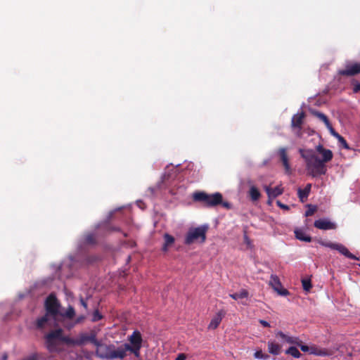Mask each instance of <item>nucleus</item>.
Returning <instances> with one entry per match:
<instances>
[{
    "label": "nucleus",
    "mask_w": 360,
    "mask_h": 360,
    "mask_svg": "<svg viewBox=\"0 0 360 360\" xmlns=\"http://www.w3.org/2000/svg\"><path fill=\"white\" fill-rule=\"evenodd\" d=\"M28 360H37V358H36V356H32Z\"/></svg>",
    "instance_id": "obj_46"
},
{
    "label": "nucleus",
    "mask_w": 360,
    "mask_h": 360,
    "mask_svg": "<svg viewBox=\"0 0 360 360\" xmlns=\"http://www.w3.org/2000/svg\"><path fill=\"white\" fill-rule=\"evenodd\" d=\"M84 319V316H80L79 317H77V319H76L75 321V324L77 323H79L80 322H82L83 320Z\"/></svg>",
    "instance_id": "obj_45"
},
{
    "label": "nucleus",
    "mask_w": 360,
    "mask_h": 360,
    "mask_svg": "<svg viewBox=\"0 0 360 360\" xmlns=\"http://www.w3.org/2000/svg\"><path fill=\"white\" fill-rule=\"evenodd\" d=\"M304 117L305 114L302 111L300 113L294 115L291 120L292 127L301 130Z\"/></svg>",
    "instance_id": "obj_17"
},
{
    "label": "nucleus",
    "mask_w": 360,
    "mask_h": 360,
    "mask_svg": "<svg viewBox=\"0 0 360 360\" xmlns=\"http://www.w3.org/2000/svg\"><path fill=\"white\" fill-rule=\"evenodd\" d=\"M353 91L354 93H358L360 91V83H356V84H354Z\"/></svg>",
    "instance_id": "obj_41"
},
{
    "label": "nucleus",
    "mask_w": 360,
    "mask_h": 360,
    "mask_svg": "<svg viewBox=\"0 0 360 360\" xmlns=\"http://www.w3.org/2000/svg\"><path fill=\"white\" fill-rule=\"evenodd\" d=\"M326 126L330 131L331 135H333L334 137H335L338 139L340 135L338 132L335 131V130L333 129V126L331 125L330 122L329 123V125H326Z\"/></svg>",
    "instance_id": "obj_36"
},
{
    "label": "nucleus",
    "mask_w": 360,
    "mask_h": 360,
    "mask_svg": "<svg viewBox=\"0 0 360 360\" xmlns=\"http://www.w3.org/2000/svg\"><path fill=\"white\" fill-rule=\"evenodd\" d=\"M283 340L289 344L299 345V338L296 337H291L285 335V338H284Z\"/></svg>",
    "instance_id": "obj_31"
},
{
    "label": "nucleus",
    "mask_w": 360,
    "mask_h": 360,
    "mask_svg": "<svg viewBox=\"0 0 360 360\" xmlns=\"http://www.w3.org/2000/svg\"><path fill=\"white\" fill-rule=\"evenodd\" d=\"M80 304L85 309H87L88 308V306H87V303L84 300V298L81 297L80 300Z\"/></svg>",
    "instance_id": "obj_42"
},
{
    "label": "nucleus",
    "mask_w": 360,
    "mask_h": 360,
    "mask_svg": "<svg viewBox=\"0 0 360 360\" xmlns=\"http://www.w3.org/2000/svg\"><path fill=\"white\" fill-rule=\"evenodd\" d=\"M96 355L101 359L113 360L116 359H123L127 356L122 345L117 347L113 344H103L100 341L96 346Z\"/></svg>",
    "instance_id": "obj_4"
},
{
    "label": "nucleus",
    "mask_w": 360,
    "mask_h": 360,
    "mask_svg": "<svg viewBox=\"0 0 360 360\" xmlns=\"http://www.w3.org/2000/svg\"><path fill=\"white\" fill-rule=\"evenodd\" d=\"M207 230L208 226L205 225L190 229L186 236L185 244L191 245L194 242L204 243Z\"/></svg>",
    "instance_id": "obj_6"
},
{
    "label": "nucleus",
    "mask_w": 360,
    "mask_h": 360,
    "mask_svg": "<svg viewBox=\"0 0 360 360\" xmlns=\"http://www.w3.org/2000/svg\"><path fill=\"white\" fill-rule=\"evenodd\" d=\"M130 259H131V257L129 256L128 258H127V261L129 262V261H130Z\"/></svg>",
    "instance_id": "obj_48"
},
{
    "label": "nucleus",
    "mask_w": 360,
    "mask_h": 360,
    "mask_svg": "<svg viewBox=\"0 0 360 360\" xmlns=\"http://www.w3.org/2000/svg\"><path fill=\"white\" fill-rule=\"evenodd\" d=\"M269 285L274 289L275 291L278 290L281 288V283L277 276L271 275L269 280Z\"/></svg>",
    "instance_id": "obj_22"
},
{
    "label": "nucleus",
    "mask_w": 360,
    "mask_h": 360,
    "mask_svg": "<svg viewBox=\"0 0 360 360\" xmlns=\"http://www.w3.org/2000/svg\"><path fill=\"white\" fill-rule=\"evenodd\" d=\"M311 114L321 120L325 125H329L330 121L325 114L316 110L311 111Z\"/></svg>",
    "instance_id": "obj_26"
},
{
    "label": "nucleus",
    "mask_w": 360,
    "mask_h": 360,
    "mask_svg": "<svg viewBox=\"0 0 360 360\" xmlns=\"http://www.w3.org/2000/svg\"><path fill=\"white\" fill-rule=\"evenodd\" d=\"M72 342H71V345H78L82 346L84 345L86 342H90L96 346L98 343V340L96 339V333L94 331L91 332L89 335L86 333H82L79 335V338L75 340L72 338Z\"/></svg>",
    "instance_id": "obj_10"
},
{
    "label": "nucleus",
    "mask_w": 360,
    "mask_h": 360,
    "mask_svg": "<svg viewBox=\"0 0 360 360\" xmlns=\"http://www.w3.org/2000/svg\"><path fill=\"white\" fill-rule=\"evenodd\" d=\"M264 189L268 195L269 203L271 199L281 195L283 192V188L279 186L274 188H271L270 186H266Z\"/></svg>",
    "instance_id": "obj_15"
},
{
    "label": "nucleus",
    "mask_w": 360,
    "mask_h": 360,
    "mask_svg": "<svg viewBox=\"0 0 360 360\" xmlns=\"http://www.w3.org/2000/svg\"><path fill=\"white\" fill-rule=\"evenodd\" d=\"M73 326H74V325H71V326H68V328L70 329V328H72Z\"/></svg>",
    "instance_id": "obj_49"
},
{
    "label": "nucleus",
    "mask_w": 360,
    "mask_h": 360,
    "mask_svg": "<svg viewBox=\"0 0 360 360\" xmlns=\"http://www.w3.org/2000/svg\"><path fill=\"white\" fill-rule=\"evenodd\" d=\"M314 226L321 230H332L337 228L335 223L327 219H320L314 221Z\"/></svg>",
    "instance_id": "obj_14"
},
{
    "label": "nucleus",
    "mask_w": 360,
    "mask_h": 360,
    "mask_svg": "<svg viewBox=\"0 0 360 360\" xmlns=\"http://www.w3.org/2000/svg\"><path fill=\"white\" fill-rule=\"evenodd\" d=\"M45 347L50 353L58 352L59 342L71 345L72 338L63 335V330L60 328L51 330L44 336Z\"/></svg>",
    "instance_id": "obj_3"
},
{
    "label": "nucleus",
    "mask_w": 360,
    "mask_h": 360,
    "mask_svg": "<svg viewBox=\"0 0 360 360\" xmlns=\"http://www.w3.org/2000/svg\"><path fill=\"white\" fill-rule=\"evenodd\" d=\"M302 284L303 289L305 291L308 292L312 288L311 280L309 279V278H304V279H302Z\"/></svg>",
    "instance_id": "obj_30"
},
{
    "label": "nucleus",
    "mask_w": 360,
    "mask_h": 360,
    "mask_svg": "<svg viewBox=\"0 0 360 360\" xmlns=\"http://www.w3.org/2000/svg\"><path fill=\"white\" fill-rule=\"evenodd\" d=\"M319 243L326 248H329L332 250H338L341 255L345 256L346 257L351 259H355L359 260V257H356L354 255L351 253L348 249L343 245L341 243H332L330 241H324V240H319Z\"/></svg>",
    "instance_id": "obj_9"
},
{
    "label": "nucleus",
    "mask_w": 360,
    "mask_h": 360,
    "mask_svg": "<svg viewBox=\"0 0 360 360\" xmlns=\"http://www.w3.org/2000/svg\"><path fill=\"white\" fill-rule=\"evenodd\" d=\"M249 295V292L245 289H242L239 292H236L233 294H230L229 296L233 298V300H239V299H243L247 298Z\"/></svg>",
    "instance_id": "obj_25"
},
{
    "label": "nucleus",
    "mask_w": 360,
    "mask_h": 360,
    "mask_svg": "<svg viewBox=\"0 0 360 360\" xmlns=\"http://www.w3.org/2000/svg\"><path fill=\"white\" fill-rule=\"evenodd\" d=\"M103 316L100 314V312L98 310L94 311L92 316V321L94 322L98 321L101 319H102Z\"/></svg>",
    "instance_id": "obj_35"
},
{
    "label": "nucleus",
    "mask_w": 360,
    "mask_h": 360,
    "mask_svg": "<svg viewBox=\"0 0 360 360\" xmlns=\"http://www.w3.org/2000/svg\"><path fill=\"white\" fill-rule=\"evenodd\" d=\"M299 346L302 352H309L310 353V347L307 345H302V342L299 340Z\"/></svg>",
    "instance_id": "obj_37"
},
{
    "label": "nucleus",
    "mask_w": 360,
    "mask_h": 360,
    "mask_svg": "<svg viewBox=\"0 0 360 360\" xmlns=\"http://www.w3.org/2000/svg\"><path fill=\"white\" fill-rule=\"evenodd\" d=\"M249 194L250 196V198L253 201L258 200L261 196L260 192L255 186H252L250 188Z\"/></svg>",
    "instance_id": "obj_27"
},
{
    "label": "nucleus",
    "mask_w": 360,
    "mask_h": 360,
    "mask_svg": "<svg viewBox=\"0 0 360 360\" xmlns=\"http://www.w3.org/2000/svg\"><path fill=\"white\" fill-rule=\"evenodd\" d=\"M307 207L308 209L305 212L306 217L312 216L316 212L317 208L315 205H308Z\"/></svg>",
    "instance_id": "obj_33"
},
{
    "label": "nucleus",
    "mask_w": 360,
    "mask_h": 360,
    "mask_svg": "<svg viewBox=\"0 0 360 360\" xmlns=\"http://www.w3.org/2000/svg\"><path fill=\"white\" fill-rule=\"evenodd\" d=\"M316 151L321 155L322 158L320 159L324 164L330 162L333 158V154L330 149L325 148L323 145L319 144L316 146Z\"/></svg>",
    "instance_id": "obj_13"
},
{
    "label": "nucleus",
    "mask_w": 360,
    "mask_h": 360,
    "mask_svg": "<svg viewBox=\"0 0 360 360\" xmlns=\"http://www.w3.org/2000/svg\"><path fill=\"white\" fill-rule=\"evenodd\" d=\"M60 319L56 316H52L45 313L44 316L36 320L35 326L37 329L44 330L58 326Z\"/></svg>",
    "instance_id": "obj_7"
},
{
    "label": "nucleus",
    "mask_w": 360,
    "mask_h": 360,
    "mask_svg": "<svg viewBox=\"0 0 360 360\" xmlns=\"http://www.w3.org/2000/svg\"><path fill=\"white\" fill-rule=\"evenodd\" d=\"M165 243L162 245V250L163 252H167L169 247H170L174 243V238L169 233H165L164 235Z\"/></svg>",
    "instance_id": "obj_20"
},
{
    "label": "nucleus",
    "mask_w": 360,
    "mask_h": 360,
    "mask_svg": "<svg viewBox=\"0 0 360 360\" xmlns=\"http://www.w3.org/2000/svg\"><path fill=\"white\" fill-rule=\"evenodd\" d=\"M276 204H277V205H278L280 208H281V209H283V210H288L290 209V208H289V207H288V205L283 204V203H282L281 201H279V200H278V201L276 202Z\"/></svg>",
    "instance_id": "obj_39"
},
{
    "label": "nucleus",
    "mask_w": 360,
    "mask_h": 360,
    "mask_svg": "<svg viewBox=\"0 0 360 360\" xmlns=\"http://www.w3.org/2000/svg\"><path fill=\"white\" fill-rule=\"evenodd\" d=\"M186 356L184 353L179 354L175 360H186Z\"/></svg>",
    "instance_id": "obj_40"
},
{
    "label": "nucleus",
    "mask_w": 360,
    "mask_h": 360,
    "mask_svg": "<svg viewBox=\"0 0 360 360\" xmlns=\"http://www.w3.org/2000/svg\"><path fill=\"white\" fill-rule=\"evenodd\" d=\"M295 237L300 240L305 241V242H311V238L309 236L306 235V233L302 230H296L295 231Z\"/></svg>",
    "instance_id": "obj_24"
},
{
    "label": "nucleus",
    "mask_w": 360,
    "mask_h": 360,
    "mask_svg": "<svg viewBox=\"0 0 360 360\" xmlns=\"http://www.w3.org/2000/svg\"><path fill=\"white\" fill-rule=\"evenodd\" d=\"M75 316V309L72 306H69L65 312L60 313L59 314V319L60 320L63 318H66L68 319H72L74 316Z\"/></svg>",
    "instance_id": "obj_21"
},
{
    "label": "nucleus",
    "mask_w": 360,
    "mask_h": 360,
    "mask_svg": "<svg viewBox=\"0 0 360 360\" xmlns=\"http://www.w3.org/2000/svg\"><path fill=\"white\" fill-rule=\"evenodd\" d=\"M276 336L277 338H281L282 340H283L284 338H285V334L283 333L282 331H278L276 333Z\"/></svg>",
    "instance_id": "obj_43"
},
{
    "label": "nucleus",
    "mask_w": 360,
    "mask_h": 360,
    "mask_svg": "<svg viewBox=\"0 0 360 360\" xmlns=\"http://www.w3.org/2000/svg\"><path fill=\"white\" fill-rule=\"evenodd\" d=\"M268 346V352L274 355L278 356L281 354L282 347L278 343L275 342L274 341L270 340L267 342Z\"/></svg>",
    "instance_id": "obj_18"
},
{
    "label": "nucleus",
    "mask_w": 360,
    "mask_h": 360,
    "mask_svg": "<svg viewBox=\"0 0 360 360\" xmlns=\"http://www.w3.org/2000/svg\"><path fill=\"white\" fill-rule=\"evenodd\" d=\"M3 359H4V360H6V359H7V356H6V355H5V356L3 357Z\"/></svg>",
    "instance_id": "obj_47"
},
{
    "label": "nucleus",
    "mask_w": 360,
    "mask_h": 360,
    "mask_svg": "<svg viewBox=\"0 0 360 360\" xmlns=\"http://www.w3.org/2000/svg\"><path fill=\"white\" fill-rule=\"evenodd\" d=\"M225 314H226L225 311L223 310L219 311L216 314V315L212 319V320L208 326V329H210V330L216 329L220 324Z\"/></svg>",
    "instance_id": "obj_16"
},
{
    "label": "nucleus",
    "mask_w": 360,
    "mask_h": 360,
    "mask_svg": "<svg viewBox=\"0 0 360 360\" xmlns=\"http://www.w3.org/2000/svg\"><path fill=\"white\" fill-rule=\"evenodd\" d=\"M193 200L195 202H200L205 207H212L221 205L226 209H231V205L228 202L223 201L222 194L217 192L208 194L204 191H197L193 194Z\"/></svg>",
    "instance_id": "obj_2"
},
{
    "label": "nucleus",
    "mask_w": 360,
    "mask_h": 360,
    "mask_svg": "<svg viewBox=\"0 0 360 360\" xmlns=\"http://www.w3.org/2000/svg\"><path fill=\"white\" fill-rule=\"evenodd\" d=\"M285 353L287 354H290L295 358H300L302 356V354L299 352V350L295 347H290L286 351Z\"/></svg>",
    "instance_id": "obj_28"
},
{
    "label": "nucleus",
    "mask_w": 360,
    "mask_h": 360,
    "mask_svg": "<svg viewBox=\"0 0 360 360\" xmlns=\"http://www.w3.org/2000/svg\"><path fill=\"white\" fill-rule=\"evenodd\" d=\"M360 73V63H349L345 69L338 70V74L342 76H354Z\"/></svg>",
    "instance_id": "obj_12"
},
{
    "label": "nucleus",
    "mask_w": 360,
    "mask_h": 360,
    "mask_svg": "<svg viewBox=\"0 0 360 360\" xmlns=\"http://www.w3.org/2000/svg\"><path fill=\"white\" fill-rule=\"evenodd\" d=\"M311 188V184H308L304 189L299 188L297 191L298 197L302 202H304L309 196Z\"/></svg>",
    "instance_id": "obj_19"
},
{
    "label": "nucleus",
    "mask_w": 360,
    "mask_h": 360,
    "mask_svg": "<svg viewBox=\"0 0 360 360\" xmlns=\"http://www.w3.org/2000/svg\"><path fill=\"white\" fill-rule=\"evenodd\" d=\"M299 153L305 161L306 169L309 175L315 177L326 173L327 167L326 164L318 158L312 149H300Z\"/></svg>",
    "instance_id": "obj_1"
},
{
    "label": "nucleus",
    "mask_w": 360,
    "mask_h": 360,
    "mask_svg": "<svg viewBox=\"0 0 360 360\" xmlns=\"http://www.w3.org/2000/svg\"><path fill=\"white\" fill-rule=\"evenodd\" d=\"M340 143L342 145V146L345 149H349V146L347 142V141L345 139L344 137H342L341 135L338 139Z\"/></svg>",
    "instance_id": "obj_34"
},
{
    "label": "nucleus",
    "mask_w": 360,
    "mask_h": 360,
    "mask_svg": "<svg viewBox=\"0 0 360 360\" xmlns=\"http://www.w3.org/2000/svg\"><path fill=\"white\" fill-rule=\"evenodd\" d=\"M84 242L86 244L94 245L96 243V237L93 233H87L84 236Z\"/></svg>",
    "instance_id": "obj_29"
},
{
    "label": "nucleus",
    "mask_w": 360,
    "mask_h": 360,
    "mask_svg": "<svg viewBox=\"0 0 360 360\" xmlns=\"http://www.w3.org/2000/svg\"><path fill=\"white\" fill-rule=\"evenodd\" d=\"M60 304L56 295L53 293L50 294L46 299L44 308L46 313L52 316L59 317Z\"/></svg>",
    "instance_id": "obj_8"
},
{
    "label": "nucleus",
    "mask_w": 360,
    "mask_h": 360,
    "mask_svg": "<svg viewBox=\"0 0 360 360\" xmlns=\"http://www.w3.org/2000/svg\"><path fill=\"white\" fill-rule=\"evenodd\" d=\"M254 356L255 359H261L266 360L269 358V356L266 354H264L261 349L257 350L255 352Z\"/></svg>",
    "instance_id": "obj_32"
},
{
    "label": "nucleus",
    "mask_w": 360,
    "mask_h": 360,
    "mask_svg": "<svg viewBox=\"0 0 360 360\" xmlns=\"http://www.w3.org/2000/svg\"><path fill=\"white\" fill-rule=\"evenodd\" d=\"M310 354H315L316 356H328L330 353L326 349H318L317 347L313 346L310 347Z\"/></svg>",
    "instance_id": "obj_23"
},
{
    "label": "nucleus",
    "mask_w": 360,
    "mask_h": 360,
    "mask_svg": "<svg viewBox=\"0 0 360 360\" xmlns=\"http://www.w3.org/2000/svg\"><path fill=\"white\" fill-rule=\"evenodd\" d=\"M259 323L263 326L264 327H270V324L269 322L264 320H259Z\"/></svg>",
    "instance_id": "obj_44"
},
{
    "label": "nucleus",
    "mask_w": 360,
    "mask_h": 360,
    "mask_svg": "<svg viewBox=\"0 0 360 360\" xmlns=\"http://www.w3.org/2000/svg\"><path fill=\"white\" fill-rule=\"evenodd\" d=\"M129 341L130 344L124 343L122 345L124 353L127 354V352H129L136 357H139L143 341L141 333L139 330H134L129 337Z\"/></svg>",
    "instance_id": "obj_5"
},
{
    "label": "nucleus",
    "mask_w": 360,
    "mask_h": 360,
    "mask_svg": "<svg viewBox=\"0 0 360 360\" xmlns=\"http://www.w3.org/2000/svg\"><path fill=\"white\" fill-rule=\"evenodd\" d=\"M276 292L283 296H286L289 295V292L287 289L283 288L282 287L281 288H278V290H276Z\"/></svg>",
    "instance_id": "obj_38"
},
{
    "label": "nucleus",
    "mask_w": 360,
    "mask_h": 360,
    "mask_svg": "<svg viewBox=\"0 0 360 360\" xmlns=\"http://www.w3.org/2000/svg\"><path fill=\"white\" fill-rule=\"evenodd\" d=\"M277 154L279 157L280 161L281 162L284 167L285 173L287 174H291L292 169L290 167L289 158L288 155V149L284 147L280 148L277 151Z\"/></svg>",
    "instance_id": "obj_11"
}]
</instances>
